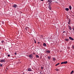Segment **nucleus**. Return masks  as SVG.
<instances>
[{"label":"nucleus","instance_id":"obj_1","mask_svg":"<svg viewBox=\"0 0 74 74\" xmlns=\"http://www.w3.org/2000/svg\"><path fill=\"white\" fill-rule=\"evenodd\" d=\"M29 58L30 59H32L33 58V54H31L30 55H29Z\"/></svg>","mask_w":74,"mask_h":74},{"label":"nucleus","instance_id":"obj_2","mask_svg":"<svg viewBox=\"0 0 74 74\" xmlns=\"http://www.w3.org/2000/svg\"><path fill=\"white\" fill-rule=\"evenodd\" d=\"M5 61H6V60H5V59H4L1 60L0 62H1L2 63H3V62H5Z\"/></svg>","mask_w":74,"mask_h":74},{"label":"nucleus","instance_id":"obj_3","mask_svg":"<svg viewBox=\"0 0 74 74\" xmlns=\"http://www.w3.org/2000/svg\"><path fill=\"white\" fill-rule=\"evenodd\" d=\"M68 62L67 61H65V62H62L61 63V64H67V63Z\"/></svg>","mask_w":74,"mask_h":74},{"label":"nucleus","instance_id":"obj_4","mask_svg":"<svg viewBox=\"0 0 74 74\" xmlns=\"http://www.w3.org/2000/svg\"><path fill=\"white\" fill-rule=\"evenodd\" d=\"M68 23L69 24V25H71V19H69Z\"/></svg>","mask_w":74,"mask_h":74},{"label":"nucleus","instance_id":"obj_5","mask_svg":"<svg viewBox=\"0 0 74 74\" xmlns=\"http://www.w3.org/2000/svg\"><path fill=\"white\" fill-rule=\"evenodd\" d=\"M12 7H14V8H16V7H17V5L16 4L14 5H12Z\"/></svg>","mask_w":74,"mask_h":74},{"label":"nucleus","instance_id":"obj_6","mask_svg":"<svg viewBox=\"0 0 74 74\" xmlns=\"http://www.w3.org/2000/svg\"><path fill=\"white\" fill-rule=\"evenodd\" d=\"M68 27L69 29L70 30H71V29H72V28H71V26H70V25H68Z\"/></svg>","mask_w":74,"mask_h":74},{"label":"nucleus","instance_id":"obj_7","mask_svg":"<svg viewBox=\"0 0 74 74\" xmlns=\"http://www.w3.org/2000/svg\"><path fill=\"white\" fill-rule=\"evenodd\" d=\"M69 39H70V40H72V41H73V40H74V39L71 37H69Z\"/></svg>","mask_w":74,"mask_h":74},{"label":"nucleus","instance_id":"obj_8","mask_svg":"<svg viewBox=\"0 0 74 74\" xmlns=\"http://www.w3.org/2000/svg\"><path fill=\"white\" fill-rule=\"evenodd\" d=\"M32 71L31 68H29L28 69L27 71Z\"/></svg>","mask_w":74,"mask_h":74},{"label":"nucleus","instance_id":"obj_9","mask_svg":"<svg viewBox=\"0 0 74 74\" xmlns=\"http://www.w3.org/2000/svg\"><path fill=\"white\" fill-rule=\"evenodd\" d=\"M47 1L49 3H50H50H51V2H52V0H48Z\"/></svg>","mask_w":74,"mask_h":74},{"label":"nucleus","instance_id":"obj_10","mask_svg":"<svg viewBox=\"0 0 74 74\" xmlns=\"http://www.w3.org/2000/svg\"><path fill=\"white\" fill-rule=\"evenodd\" d=\"M49 10H52V9L51 8V7L50 6V4H49Z\"/></svg>","mask_w":74,"mask_h":74},{"label":"nucleus","instance_id":"obj_11","mask_svg":"<svg viewBox=\"0 0 74 74\" xmlns=\"http://www.w3.org/2000/svg\"><path fill=\"white\" fill-rule=\"evenodd\" d=\"M43 46L44 47H46V46H47V44H46L45 43H44L43 44Z\"/></svg>","mask_w":74,"mask_h":74},{"label":"nucleus","instance_id":"obj_12","mask_svg":"<svg viewBox=\"0 0 74 74\" xmlns=\"http://www.w3.org/2000/svg\"><path fill=\"white\" fill-rule=\"evenodd\" d=\"M65 10H66V11H68L69 10V8H66Z\"/></svg>","mask_w":74,"mask_h":74},{"label":"nucleus","instance_id":"obj_13","mask_svg":"<svg viewBox=\"0 0 74 74\" xmlns=\"http://www.w3.org/2000/svg\"><path fill=\"white\" fill-rule=\"evenodd\" d=\"M46 52H47V53H50V50L46 51Z\"/></svg>","mask_w":74,"mask_h":74},{"label":"nucleus","instance_id":"obj_14","mask_svg":"<svg viewBox=\"0 0 74 74\" xmlns=\"http://www.w3.org/2000/svg\"><path fill=\"white\" fill-rule=\"evenodd\" d=\"M53 61H55L56 60V59H55V58H53Z\"/></svg>","mask_w":74,"mask_h":74},{"label":"nucleus","instance_id":"obj_15","mask_svg":"<svg viewBox=\"0 0 74 74\" xmlns=\"http://www.w3.org/2000/svg\"><path fill=\"white\" fill-rule=\"evenodd\" d=\"M43 37L44 36L42 35H41L40 36V38H43Z\"/></svg>","mask_w":74,"mask_h":74},{"label":"nucleus","instance_id":"obj_16","mask_svg":"<svg viewBox=\"0 0 74 74\" xmlns=\"http://www.w3.org/2000/svg\"><path fill=\"white\" fill-rule=\"evenodd\" d=\"M60 64V63H58L56 64V66H58V65H59Z\"/></svg>","mask_w":74,"mask_h":74},{"label":"nucleus","instance_id":"obj_17","mask_svg":"<svg viewBox=\"0 0 74 74\" xmlns=\"http://www.w3.org/2000/svg\"><path fill=\"white\" fill-rule=\"evenodd\" d=\"M69 8L70 9V10H71V5L69 6Z\"/></svg>","mask_w":74,"mask_h":74},{"label":"nucleus","instance_id":"obj_18","mask_svg":"<svg viewBox=\"0 0 74 74\" xmlns=\"http://www.w3.org/2000/svg\"><path fill=\"white\" fill-rule=\"evenodd\" d=\"M36 57L37 58H39V56L38 55H36Z\"/></svg>","mask_w":74,"mask_h":74},{"label":"nucleus","instance_id":"obj_19","mask_svg":"<svg viewBox=\"0 0 74 74\" xmlns=\"http://www.w3.org/2000/svg\"><path fill=\"white\" fill-rule=\"evenodd\" d=\"M74 73V71H72L71 73V74H73Z\"/></svg>","mask_w":74,"mask_h":74},{"label":"nucleus","instance_id":"obj_20","mask_svg":"<svg viewBox=\"0 0 74 74\" xmlns=\"http://www.w3.org/2000/svg\"><path fill=\"white\" fill-rule=\"evenodd\" d=\"M65 41H68L69 40V39H65Z\"/></svg>","mask_w":74,"mask_h":74},{"label":"nucleus","instance_id":"obj_21","mask_svg":"<svg viewBox=\"0 0 74 74\" xmlns=\"http://www.w3.org/2000/svg\"><path fill=\"white\" fill-rule=\"evenodd\" d=\"M0 66L1 67H2V66H3V65L2 64H0Z\"/></svg>","mask_w":74,"mask_h":74},{"label":"nucleus","instance_id":"obj_22","mask_svg":"<svg viewBox=\"0 0 74 74\" xmlns=\"http://www.w3.org/2000/svg\"><path fill=\"white\" fill-rule=\"evenodd\" d=\"M48 58L49 59H51V57L48 56Z\"/></svg>","mask_w":74,"mask_h":74},{"label":"nucleus","instance_id":"obj_23","mask_svg":"<svg viewBox=\"0 0 74 74\" xmlns=\"http://www.w3.org/2000/svg\"><path fill=\"white\" fill-rule=\"evenodd\" d=\"M34 42L35 43H36L37 42H36V40H34Z\"/></svg>","mask_w":74,"mask_h":74},{"label":"nucleus","instance_id":"obj_24","mask_svg":"<svg viewBox=\"0 0 74 74\" xmlns=\"http://www.w3.org/2000/svg\"><path fill=\"white\" fill-rule=\"evenodd\" d=\"M44 69V67H41V69H42H42Z\"/></svg>","mask_w":74,"mask_h":74},{"label":"nucleus","instance_id":"obj_25","mask_svg":"<svg viewBox=\"0 0 74 74\" xmlns=\"http://www.w3.org/2000/svg\"><path fill=\"white\" fill-rule=\"evenodd\" d=\"M8 57H10V54L8 55Z\"/></svg>","mask_w":74,"mask_h":74},{"label":"nucleus","instance_id":"obj_26","mask_svg":"<svg viewBox=\"0 0 74 74\" xmlns=\"http://www.w3.org/2000/svg\"><path fill=\"white\" fill-rule=\"evenodd\" d=\"M25 30H27V27H26L25 28Z\"/></svg>","mask_w":74,"mask_h":74},{"label":"nucleus","instance_id":"obj_27","mask_svg":"<svg viewBox=\"0 0 74 74\" xmlns=\"http://www.w3.org/2000/svg\"><path fill=\"white\" fill-rule=\"evenodd\" d=\"M2 23L3 24H4V21H2Z\"/></svg>","mask_w":74,"mask_h":74},{"label":"nucleus","instance_id":"obj_28","mask_svg":"<svg viewBox=\"0 0 74 74\" xmlns=\"http://www.w3.org/2000/svg\"><path fill=\"white\" fill-rule=\"evenodd\" d=\"M1 42H2V43H3V42H4V41L3 40Z\"/></svg>","mask_w":74,"mask_h":74},{"label":"nucleus","instance_id":"obj_29","mask_svg":"<svg viewBox=\"0 0 74 74\" xmlns=\"http://www.w3.org/2000/svg\"><path fill=\"white\" fill-rule=\"evenodd\" d=\"M72 48L73 49H74V45L73 46Z\"/></svg>","mask_w":74,"mask_h":74},{"label":"nucleus","instance_id":"obj_30","mask_svg":"<svg viewBox=\"0 0 74 74\" xmlns=\"http://www.w3.org/2000/svg\"><path fill=\"white\" fill-rule=\"evenodd\" d=\"M33 53V55H35V54H36V53Z\"/></svg>","mask_w":74,"mask_h":74},{"label":"nucleus","instance_id":"obj_31","mask_svg":"<svg viewBox=\"0 0 74 74\" xmlns=\"http://www.w3.org/2000/svg\"><path fill=\"white\" fill-rule=\"evenodd\" d=\"M14 55H16V53H14Z\"/></svg>","mask_w":74,"mask_h":74},{"label":"nucleus","instance_id":"obj_32","mask_svg":"<svg viewBox=\"0 0 74 74\" xmlns=\"http://www.w3.org/2000/svg\"><path fill=\"white\" fill-rule=\"evenodd\" d=\"M56 70V71H59V70H58V69H57Z\"/></svg>","mask_w":74,"mask_h":74},{"label":"nucleus","instance_id":"obj_33","mask_svg":"<svg viewBox=\"0 0 74 74\" xmlns=\"http://www.w3.org/2000/svg\"><path fill=\"white\" fill-rule=\"evenodd\" d=\"M38 44H40V42H38Z\"/></svg>","mask_w":74,"mask_h":74},{"label":"nucleus","instance_id":"obj_34","mask_svg":"<svg viewBox=\"0 0 74 74\" xmlns=\"http://www.w3.org/2000/svg\"><path fill=\"white\" fill-rule=\"evenodd\" d=\"M65 31H63V33H65Z\"/></svg>","mask_w":74,"mask_h":74},{"label":"nucleus","instance_id":"obj_35","mask_svg":"<svg viewBox=\"0 0 74 74\" xmlns=\"http://www.w3.org/2000/svg\"><path fill=\"white\" fill-rule=\"evenodd\" d=\"M41 0V1H43L44 0Z\"/></svg>","mask_w":74,"mask_h":74},{"label":"nucleus","instance_id":"obj_36","mask_svg":"<svg viewBox=\"0 0 74 74\" xmlns=\"http://www.w3.org/2000/svg\"><path fill=\"white\" fill-rule=\"evenodd\" d=\"M28 56L29 57V56Z\"/></svg>","mask_w":74,"mask_h":74},{"label":"nucleus","instance_id":"obj_37","mask_svg":"<svg viewBox=\"0 0 74 74\" xmlns=\"http://www.w3.org/2000/svg\"><path fill=\"white\" fill-rule=\"evenodd\" d=\"M40 74H42V73H41V72H40Z\"/></svg>","mask_w":74,"mask_h":74}]
</instances>
